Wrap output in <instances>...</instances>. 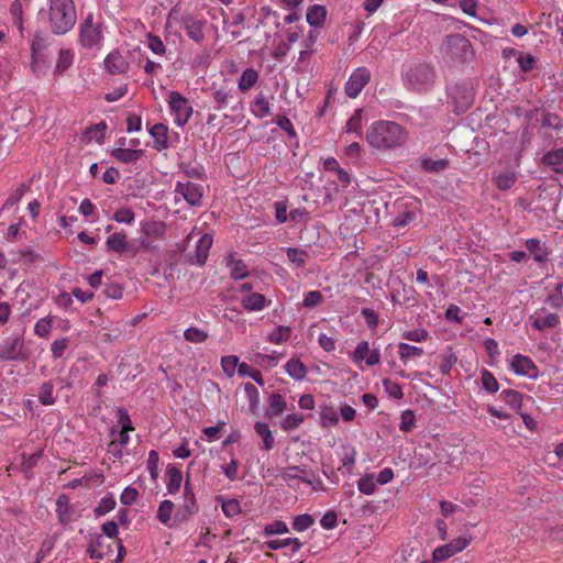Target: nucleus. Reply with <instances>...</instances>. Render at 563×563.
<instances>
[{
	"instance_id": "1",
	"label": "nucleus",
	"mask_w": 563,
	"mask_h": 563,
	"mask_svg": "<svg viewBox=\"0 0 563 563\" xmlns=\"http://www.w3.org/2000/svg\"><path fill=\"white\" fill-rule=\"evenodd\" d=\"M407 133L396 122L379 120L373 122L366 131V141L371 147L379 151H390L406 143Z\"/></svg>"
},
{
	"instance_id": "2",
	"label": "nucleus",
	"mask_w": 563,
	"mask_h": 563,
	"mask_svg": "<svg viewBox=\"0 0 563 563\" xmlns=\"http://www.w3.org/2000/svg\"><path fill=\"white\" fill-rule=\"evenodd\" d=\"M76 21L77 12L73 0H48L47 22L55 35L68 33Z\"/></svg>"
},
{
	"instance_id": "3",
	"label": "nucleus",
	"mask_w": 563,
	"mask_h": 563,
	"mask_svg": "<svg viewBox=\"0 0 563 563\" xmlns=\"http://www.w3.org/2000/svg\"><path fill=\"white\" fill-rule=\"evenodd\" d=\"M440 49L443 59L452 64L467 63L474 56L470 40L462 34H451L444 37Z\"/></svg>"
},
{
	"instance_id": "4",
	"label": "nucleus",
	"mask_w": 563,
	"mask_h": 563,
	"mask_svg": "<svg viewBox=\"0 0 563 563\" xmlns=\"http://www.w3.org/2000/svg\"><path fill=\"white\" fill-rule=\"evenodd\" d=\"M401 74L406 87L417 92L431 89L435 80L434 68L424 63L405 66Z\"/></svg>"
},
{
	"instance_id": "5",
	"label": "nucleus",
	"mask_w": 563,
	"mask_h": 563,
	"mask_svg": "<svg viewBox=\"0 0 563 563\" xmlns=\"http://www.w3.org/2000/svg\"><path fill=\"white\" fill-rule=\"evenodd\" d=\"M87 552L91 559L101 560L109 556L113 552V547L118 548V560L123 556L124 548L115 540H108L102 533L89 532L87 537Z\"/></svg>"
},
{
	"instance_id": "6",
	"label": "nucleus",
	"mask_w": 563,
	"mask_h": 563,
	"mask_svg": "<svg viewBox=\"0 0 563 563\" xmlns=\"http://www.w3.org/2000/svg\"><path fill=\"white\" fill-rule=\"evenodd\" d=\"M103 40L101 23L95 21L92 13L87 14L79 25V42L87 49H99Z\"/></svg>"
},
{
	"instance_id": "7",
	"label": "nucleus",
	"mask_w": 563,
	"mask_h": 563,
	"mask_svg": "<svg viewBox=\"0 0 563 563\" xmlns=\"http://www.w3.org/2000/svg\"><path fill=\"white\" fill-rule=\"evenodd\" d=\"M167 103L169 112L174 118V123L177 126H184L190 120L194 108L189 103L188 99L183 96L179 91H169L167 97Z\"/></svg>"
},
{
	"instance_id": "8",
	"label": "nucleus",
	"mask_w": 563,
	"mask_h": 563,
	"mask_svg": "<svg viewBox=\"0 0 563 563\" xmlns=\"http://www.w3.org/2000/svg\"><path fill=\"white\" fill-rule=\"evenodd\" d=\"M203 187L200 184L190 180L177 181L175 185V202L184 199L190 207H199L202 205Z\"/></svg>"
},
{
	"instance_id": "9",
	"label": "nucleus",
	"mask_w": 563,
	"mask_h": 563,
	"mask_svg": "<svg viewBox=\"0 0 563 563\" xmlns=\"http://www.w3.org/2000/svg\"><path fill=\"white\" fill-rule=\"evenodd\" d=\"M371 79L368 68L361 66L355 68L344 85V91L347 97L356 98Z\"/></svg>"
},
{
	"instance_id": "10",
	"label": "nucleus",
	"mask_w": 563,
	"mask_h": 563,
	"mask_svg": "<svg viewBox=\"0 0 563 563\" xmlns=\"http://www.w3.org/2000/svg\"><path fill=\"white\" fill-rule=\"evenodd\" d=\"M22 341L16 335H11L0 342V361H23L26 354L22 351Z\"/></svg>"
},
{
	"instance_id": "11",
	"label": "nucleus",
	"mask_w": 563,
	"mask_h": 563,
	"mask_svg": "<svg viewBox=\"0 0 563 563\" xmlns=\"http://www.w3.org/2000/svg\"><path fill=\"white\" fill-rule=\"evenodd\" d=\"M352 361L355 364L365 362L367 366L377 365L380 362V351L378 349H371L368 341H361L352 353Z\"/></svg>"
},
{
	"instance_id": "12",
	"label": "nucleus",
	"mask_w": 563,
	"mask_h": 563,
	"mask_svg": "<svg viewBox=\"0 0 563 563\" xmlns=\"http://www.w3.org/2000/svg\"><path fill=\"white\" fill-rule=\"evenodd\" d=\"M207 21L192 14H185L181 16V26L187 36L196 43H202L205 40L203 27Z\"/></svg>"
},
{
	"instance_id": "13",
	"label": "nucleus",
	"mask_w": 563,
	"mask_h": 563,
	"mask_svg": "<svg viewBox=\"0 0 563 563\" xmlns=\"http://www.w3.org/2000/svg\"><path fill=\"white\" fill-rule=\"evenodd\" d=\"M511 369L515 374L528 378H537L539 376V369L534 362L529 356L522 354H516L512 357Z\"/></svg>"
},
{
	"instance_id": "14",
	"label": "nucleus",
	"mask_w": 563,
	"mask_h": 563,
	"mask_svg": "<svg viewBox=\"0 0 563 563\" xmlns=\"http://www.w3.org/2000/svg\"><path fill=\"white\" fill-rule=\"evenodd\" d=\"M286 476L289 479H299L300 482L309 485L313 490H324L320 476L311 471L291 467L286 473Z\"/></svg>"
},
{
	"instance_id": "15",
	"label": "nucleus",
	"mask_w": 563,
	"mask_h": 563,
	"mask_svg": "<svg viewBox=\"0 0 563 563\" xmlns=\"http://www.w3.org/2000/svg\"><path fill=\"white\" fill-rule=\"evenodd\" d=\"M55 511L59 522L63 525L74 522L78 518V514L66 495L58 496Z\"/></svg>"
},
{
	"instance_id": "16",
	"label": "nucleus",
	"mask_w": 563,
	"mask_h": 563,
	"mask_svg": "<svg viewBox=\"0 0 563 563\" xmlns=\"http://www.w3.org/2000/svg\"><path fill=\"white\" fill-rule=\"evenodd\" d=\"M104 69L112 75L125 74L129 69L128 60L118 52L113 51L103 60Z\"/></svg>"
},
{
	"instance_id": "17",
	"label": "nucleus",
	"mask_w": 563,
	"mask_h": 563,
	"mask_svg": "<svg viewBox=\"0 0 563 563\" xmlns=\"http://www.w3.org/2000/svg\"><path fill=\"white\" fill-rule=\"evenodd\" d=\"M530 319L532 328L538 331L553 329L560 323V317L554 312H548L544 316L539 312H534Z\"/></svg>"
},
{
	"instance_id": "18",
	"label": "nucleus",
	"mask_w": 563,
	"mask_h": 563,
	"mask_svg": "<svg viewBox=\"0 0 563 563\" xmlns=\"http://www.w3.org/2000/svg\"><path fill=\"white\" fill-rule=\"evenodd\" d=\"M29 7V0H13L10 5V15L21 36L24 33L23 12Z\"/></svg>"
},
{
	"instance_id": "19",
	"label": "nucleus",
	"mask_w": 563,
	"mask_h": 563,
	"mask_svg": "<svg viewBox=\"0 0 563 563\" xmlns=\"http://www.w3.org/2000/svg\"><path fill=\"white\" fill-rule=\"evenodd\" d=\"M165 477L167 493L170 495L178 493L184 479L183 472L174 465H168Z\"/></svg>"
},
{
	"instance_id": "20",
	"label": "nucleus",
	"mask_w": 563,
	"mask_h": 563,
	"mask_svg": "<svg viewBox=\"0 0 563 563\" xmlns=\"http://www.w3.org/2000/svg\"><path fill=\"white\" fill-rule=\"evenodd\" d=\"M225 263L230 268L232 278L239 280L249 276L246 264L242 260L236 258L234 253H231L225 257Z\"/></svg>"
},
{
	"instance_id": "21",
	"label": "nucleus",
	"mask_w": 563,
	"mask_h": 563,
	"mask_svg": "<svg viewBox=\"0 0 563 563\" xmlns=\"http://www.w3.org/2000/svg\"><path fill=\"white\" fill-rule=\"evenodd\" d=\"M212 236L210 234H202L196 244L195 263L203 265L208 258L209 250L212 246Z\"/></svg>"
},
{
	"instance_id": "22",
	"label": "nucleus",
	"mask_w": 563,
	"mask_h": 563,
	"mask_svg": "<svg viewBox=\"0 0 563 563\" xmlns=\"http://www.w3.org/2000/svg\"><path fill=\"white\" fill-rule=\"evenodd\" d=\"M287 409V402L278 393H273L267 399L266 417L272 419L280 416Z\"/></svg>"
},
{
	"instance_id": "23",
	"label": "nucleus",
	"mask_w": 563,
	"mask_h": 563,
	"mask_svg": "<svg viewBox=\"0 0 563 563\" xmlns=\"http://www.w3.org/2000/svg\"><path fill=\"white\" fill-rule=\"evenodd\" d=\"M494 180L498 189L507 190L517 180V173L510 168H504L494 173Z\"/></svg>"
},
{
	"instance_id": "24",
	"label": "nucleus",
	"mask_w": 563,
	"mask_h": 563,
	"mask_svg": "<svg viewBox=\"0 0 563 563\" xmlns=\"http://www.w3.org/2000/svg\"><path fill=\"white\" fill-rule=\"evenodd\" d=\"M150 135L154 139V147L162 151L168 147V128L163 123H156L148 129Z\"/></svg>"
},
{
	"instance_id": "25",
	"label": "nucleus",
	"mask_w": 563,
	"mask_h": 563,
	"mask_svg": "<svg viewBox=\"0 0 563 563\" xmlns=\"http://www.w3.org/2000/svg\"><path fill=\"white\" fill-rule=\"evenodd\" d=\"M174 508H175V505L172 500L164 499L163 501L159 503V506H158V509L156 512L157 520L168 528H174V518H173Z\"/></svg>"
},
{
	"instance_id": "26",
	"label": "nucleus",
	"mask_w": 563,
	"mask_h": 563,
	"mask_svg": "<svg viewBox=\"0 0 563 563\" xmlns=\"http://www.w3.org/2000/svg\"><path fill=\"white\" fill-rule=\"evenodd\" d=\"M107 249L109 251L122 254L124 252H128L129 244H128V236L124 232H115L112 235H110L106 241Z\"/></svg>"
},
{
	"instance_id": "27",
	"label": "nucleus",
	"mask_w": 563,
	"mask_h": 563,
	"mask_svg": "<svg viewBox=\"0 0 563 563\" xmlns=\"http://www.w3.org/2000/svg\"><path fill=\"white\" fill-rule=\"evenodd\" d=\"M542 163L550 166L554 173H563V147L549 151L542 156Z\"/></svg>"
},
{
	"instance_id": "28",
	"label": "nucleus",
	"mask_w": 563,
	"mask_h": 563,
	"mask_svg": "<svg viewBox=\"0 0 563 563\" xmlns=\"http://www.w3.org/2000/svg\"><path fill=\"white\" fill-rule=\"evenodd\" d=\"M244 21V15L242 13H236L233 15L231 21H224L223 30L232 40H236L242 35Z\"/></svg>"
},
{
	"instance_id": "29",
	"label": "nucleus",
	"mask_w": 563,
	"mask_h": 563,
	"mask_svg": "<svg viewBox=\"0 0 563 563\" xmlns=\"http://www.w3.org/2000/svg\"><path fill=\"white\" fill-rule=\"evenodd\" d=\"M251 112L258 119L271 114V102L263 92H260L251 103Z\"/></svg>"
},
{
	"instance_id": "30",
	"label": "nucleus",
	"mask_w": 563,
	"mask_h": 563,
	"mask_svg": "<svg viewBox=\"0 0 563 563\" xmlns=\"http://www.w3.org/2000/svg\"><path fill=\"white\" fill-rule=\"evenodd\" d=\"M266 302V297L258 292H252L241 300V305L246 311H261L265 308Z\"/></svg>"
},
{
	"instance_id": "31",
	"label": "nucleus",
	"mask_w": 563,
	"mask_h": 563,
	"mask_svg": "<svg viewBox=\"0 0 563 563\" xmlns=\"http://www.w3.org/2000/svg\"><path fill=\"white\" fill-rule=\"evenodd\" d=\"M143 155L142 150L118 147L111 151V156L117 161L129 164L134 163Z\"/></svg>"
},
{
	"instance_id": "32",
	"label": "nucleus",
	"mask_w": 563,
	"mask_h": 563,
	"mask_svg": "<svg viewBox=\"0 0 563 563\" xmlns=\"http://www.w3.org/2000/svg\"><path fill=\"white\" fill-rule=\"evenodd\" d=\"M398 353L400 361L406 365L412 358L421 357L424 353L422 347L410 345L405 342H400L398 344Z\"/></svg>"
},
{
	"instance_id": "33",
	"label": "nucleus",
	"mask_w": 563,
	"mask_h": 563,
	"mask_svg": "<svg viewBox=\"0 0 563 563\" xmlns=\"http://www.w3.org/2000/svg\"><path fill=\"white\" fill-rule=\"evenodd\" d=\"M255 432L262 438V450L271 451L275 445V438L266 422H256L254 426Z\"/></svg>"
},
{
	"instance_id": "34",
	"label": "nucleus",
	"mask_w": 563,
	"mask_h": 563,
	"mask_svg": "<svg viewBox=\"0 0 563 563\" xmlns=\"http://www.w3.org/2000/svg\"><path fill=\"white\" fill-rule=\"evenodd\" d=\"M362 128H363V110L356 109L351 118L346 121L345 126L343 128V133L355 134L356 136H362Z\"/></svg>"
},
{
	"instance_id": "35",
	"label": "nucleus",
	"mask_w": 563,
	"mask_h": 563,
	"mask_svg": "<svg viewBox=\"0 0 563 563\" xmlns=\"http://www.w3.org/2000/svg\"><path fill=\"white\" fill-rule=\"evenodd\" d=\"M327 16V10L323 5L314 4L310 7L306 14L307 22L313 27H320L323 25Z\"/></svg>"
},
{
	"instance_id": "36",
	"label": "nucleus",
	"mask_w": 563,
	"mask_h": 563,
	"mask_svg": "<svg viewBox=\"0 0 563 563\" xmlns=\"http://www.w3.org/2000/svg\"><path fill=\"white\" fill-rule=\"evenodd\" d=\"M31 70L36 77L44 76L49 68V59L44 53L31 54Z\"/></svg>"
},
{
	"instance_id": "37",
	"label": "nucleus",
	"mask_w": 563,
	"mask_h": 563,
	"mask_svg": "<svg viewBox=\"0 0 563 563\" xmlns=\"http://www.w3.org/2000/svg\"><path fill=\"white\" fill-rule=\"evenodd\" d=\"M265 547L269 550H279L286 547H291V553H296L301 549L302 543L297 538H286L282 540L266 541Z\"/></svg>"
},
{
	"instance_id": "38",
	"label": "nucleus",
	"mask_w": 563,
	"mask_h": 563,
	"mask_svg": "<svg viewBox=\"0 0 563 563\" xmlns=\"http://www.w3.org/2000/svg\"><path fill=\"white\" fill-rule=\"evenodd\" d=\"M285 371L295 380H302L307 375L305 364L298 358H290L285 365Z\"/></svg>"
},
{
	"instance_id": "39",
	"label": "nucleus",
	"mask_w": 563,
	"mask_h": 563,
	"mask_svg": "<svg viewBox=\"0 0 563 563\" xmlns=\"http://www.w3.org/2000/svg\"><path fill=\"white\" fill-rule=\"evenodd\" d=\"M258 80V73L254 68H246L241 74L239 80H238V87L241 91H247Z\"/></svg>"
},
{
	"instance_id": "40",
	"label": "nucleus",
	"mask_w": 563,
	"mask_h": 563,
	"mask_svg": "<svg viewBox=\"0 0 563 563\" xmlns=\"http://www.w3.org/2000/svg\"><path fill=\"white\" fill-rule=\"evenodd\" d=\"M286 255L288 261L296 267H305L309 258L308 252L298 247H287Z\"/></svg>"
},
{
	"instance_id": "41",
	"label": "nucleus",
	"mask_w": 563,
	"mask_h": 563,
	"mask_svg": "<svg viewBox=\"0 0 563 563\" xmlns=\"http://www.w3.org/2000/svg\"><path fill=\"white\" fill-rule=\"evenodd\" d=\"M291 329L286 325H279L267 334L266 340L273 344H282L290 339Z\"/></svg>"
},
{
	"instance_id": "42",
	"label": "nucleus",
	"mask_w": 563,
	"mask_h": 563,
	"mask_svg": "<svg viewBox=\"0 0 563 563\" xmlns=\"http://www.w3.org/2000/svg\"><path fill=\"white\" fill-rule=\"evenodd\" d=\"M74 63V53L68 48H62L55 65V71L62 74Z\"/></svg>"
},
{
	"instance_id": "43",
	"label": "nucleus",
	"mask_w": 563,
	"mask_h": 563,
	"mask_svg": "<svg viewBox=\"0 0 563 563\" xmlns=\"http://www.w3.org/2000/svg\"><path fill=\"white\" fill-rule=\"evenodd\" d=\"M106 129V122H99L97 124L88 126L84 132V136L88 141H96L98 143H102Z\"/></svg>"
},
{
	"instance_id": "44",
	"label": "nucleus",
	"mask_w": 563,
	"mask_h": 563,
	"mask_svg": "<svg viewBox=\"0 0 563 563\" xmlns=\"http://www.w3.org/2000/svg\"><path fill=\"white\" fill-rule=\"evenodd\" d=\"M216 102V109L222 110L229 106L230 100L233 98L232 91L227 88L214 89L211 93Z\"/></svg>"
},
{
	"instance_id": "45",
	"label": "nucleus",
	"mask_w": 563,
	"mask_h": 563,
	"mask_svg": "<svg viewBox=\"0 0 563 563\" xmlns=\"http://www.w3.org/2000/svg\"><path fill=\"white\" fill-rule=\"evenodd\" d=\"M526 247L533 254V260L538 263H543L548 260L547 250L542 249L538 239H528L526 241Z\"/></svg>"
},
{
	"instance_id": "46",
	"label": "nucleus",
	"mask_w": 563,
	"mask_h": 563,
	"mask_svg": "<svg viewBox=\"0 0 563 563\" xmlns=\"http://www.w3.org/2000/svg\"><path fill=\"white\" fill-rule=\"evenodd\" d=\"M499 396L507 405H509L515 410H519L522 406L523 396L517 390L504 389Z\"/></svg>"
},
{
	"instance_id": "47",
	"label": "nucleus",
	"mask_w": 563,
	"mask_h": 563,
	"mask_svg": "<svg viewBox=\"0 0 563 563\" xmlns=\"http://www.w3.org/2000/svg\"><path fill=\"white\" fill-rule=\"evenodd\" d=\"M320 420L323 427L331 428L339 423L340 416L331 406H324L320 411Z\"/></svg>"
},
{
	"instance_id": "48",
	"label": "nucleus",
	"mask_w": 563,
	"mask_h": 563,
	"mask_svg": "<svg viewBox=\"0 0 563 563\" xmlns=\"http://www.w3.org/2000/svg\"><path fill=\"white\" fill-rule=\"evenodd\" d=\"M185 508H189L196 512H198L199 508L196 500V495L194 492V487L189 479L185 482L184 485V494H183V504Z\"/></svg>"
},
{
	"instance_id": "49",
	"label": "nucleus",
	"mask_w": 563,
	"mask_h": 563,
	"mask_svg": "<svg viewBox=\"0 0 563 563\" xmlns=\"http://www.w3.org/2000/svg\"><path fill=\"white\" fill-rule=\"evenodd\" d=\"M38 401L44 406L55 404L56 396L54 395V386L51 382H45L40 387Z\"/></svg>"
},
{
	"instance_id": "50",
	"label": "nucleus",
	"mask_w": 563,
	"mask_h": 563,
	"mask_svg": "<svg viewBox=\"0 0 563 563\" xmlns=\"http://www.w3.org/2000/svg\"><path fill=\"white\" fill-rule=\"evenodd\" d=\"M420 165H421L422 169H424L426 172L440 173L448 167L449 162L443 158L432 159L429 157H423L420 159Z\"/></svg>"
},
{
	"instance_id": "51",
	"label": "nucleus",
	"mask_w": 563,
	"mask_h": 563,
	"mask_svg": "<svg viewBox=\"0 0 563 563\" xmlns=\"http://www.w3.org/2000/svg\"><path fill=\"white\" fill-rule=\"evenodd\" d=\"M53 319L51 314L38 319L34 325V333L38 338H47L53 329Z\"/></svg>"
},
{
	"instance_id": "52",
	"label": "nucleus",
	"mask_w": 563,
	"mask_h": 563,
	"mask_svg": "<svg viewBox=\"0 0 563 563\" xmlns=\"http://www.w3.org/2000/svg\"><path fill=\"white\" fill-rule=\"evenodd\" d=\"M184 338L186 341L197 344L207 341L209 334L203 329L197 327H189L184 331Z\"/></svg>"
},
{
	"instance_id": "53",
	"label": "nucleus",
	"mask_w": 563,
	"mask_h": 563,
	"mask_svg": "<svg viewBox=\"0 0 563 563\" xmlns=\"http://www.w3.org/2000/svg\"><path fill=\"white\" fill-rule=\"evenodd\" d=\"M455 554H457L455 552V549H453L452 544L449 542L443 545H439L433 550L432 560L435 563L442 562V561H445V560L452 558Z\"/></svg>"
},
{
	"instance_id": "54",
	"label": "nucleus",
	"mask_w": 563,
	"mask_h": 563,
	"mask_svg": "<svg viewBox=\"0 0 563 563\" xmlns=\"http://www.w3.org/2000/svg\"><path fill=\"white\" fill-rule=\"evenodd\" d=\"M303 420L305 417L301 413H289L280 421V428L286 432H290L299 428Z\"/></svg>"
},
{
	"instance_id": "55",
	"label": "nucleus",
	"mask_w": 563,
	"mask_h": 563,
	"mask_svg": "<svg viewBox=\"0 0 563 563\" xmlns=\"http://www.w3.org/2000/svg\"><path fill=\"white\" fill-rule=\"evenodd\" d=\"M238 373L240 376L244 377V376H249L251 377L256 384L261 385V386H264V379H263V376H262V373L260 369L257 368H252L249 364L246 363H241L239 365V369H238Z\"/></svg>"
},
{
	"instance_id": "56",
	"label": "nucleus",
	"mask_w": 563,
	"mask_h": 563,
	"mask_svg": "<svg viewBox=\"0 0 563 563\" xmlns=\"http://www.w3.org/2000/svg\"><path fill=\"white\" fill-rule=\"evenodd\" d=\"M357 489L364 495H373L376 490L374 475L367 474L357 481Z\"/></svg>"
},
{
	"instance_id": "57",
	"label": "nucleus",
	"mask_w": 563,
	"mask_h": 563,
	"mask_svg": "<svg viewBox=\"0 0 563 563\" xmlns=\"http://www.w3.org/2000/svg\"><path fill=\"white\" fill-rule=\"evenodd\" d=\"M481 382L483 388L493 394L496 393L499 389V384L495 376L487 369H483L481 373Z\"/></svg>"
},
{
	"instance_id": "58",
	"label": "nucleus",
	"mask_w": 563,
	"mask_h": 563,
	"mask_svg": "<svg viewBox=\"0 0 563 563\" xmlns=\"http://www.w3.org/2000/svg\"><path fill=\"white\" fill-rule=\"evenodd\" d=\"M115 505L117 503L112 494H107L100 499L98 506L95 509V512L97 516H104L106 514L113 510Z\"/></svg>"
},
{
	"instance_id": "59",
	"label": "nucleus",
	"mask_w": 563,
	"mask_h": 563,
	"mask_svg": "<svg viewBox=\"0 0 563 563\" xmlns=\"http://www.w3.org/2000/svg\"><path fill=\"white\" fill-rule=\"evenodd\" d=\"M239 357L236 355H227L221 358V366L228 377H232L239 369Z\"/></svg>"
},
{
	"instance_id": "60",
	"label": "nucleus",
	"mask_w": 563,
	"mask_h": 563,
	"mask_svg": "<svg viewBox=\"0 0 563 563\" xmlns=\"http://www.w3.org/2000/svg\"><path fill=\"white\" fill-rule=\"evenodd\" d=\"M314 523L312 516L302 514L294 518L292 529L297 532H303L308 530Z\"/></svg>"
},
{
	"instance_id": "61",
	"label": "nucleus",
	"mask_w": 563,
	"mask_h": 563,
	"mask_svg": "<svg viewBox=\"0 0 563 563\" xmlns=\"http://www.w3.org/2000/svg\"><path fill=\"white\" fill-rule=\"evenodd\" d=\"M401 336L411 342H423L429 338V332L424 328H417L402 332Z\"/></svg>"
},
{
	"instance_id": "62",
	"label": "nucleus",
	"mask_w": 563,
	"mask_h": 563,
	"mask_svg": "<svg viewBox=\"0 0 563 563\" xmlns=\"http://www.w3.org/2000/svg\"><path fill=\"white\" fill-rule=\"evenodd\" d=\"M416 218H417L416 212L404 211V212L398 213L394 218L393 223H394V227H396V228H406L409 224H411L416 220Z\"/></svg>"
},
{
	"instance_id": "63",
	"label": "nucleus",
	"mask_w": 563,
	"mask_h": 563,
	"mask_svg": "<svg viewBox=\"0 0 563 563\" xmlns=\"http://www.w3.org/2000/svg\"><path fill=\"white\" fill-rule=\"evenodd\" d=\"M416 426V416L412 410H405L401 413L399 429L404 432H410Z\"/></svg>"
},
{
	"instance_id": "64",
	"label": "nucleus",
	"mask_w": 563,
	"mask_h": 563,
	"mask_svg": "<svg viewBox=\"0 0 563 563\" xmlns=\"http://www.w3.org/2000/svg\"><path fill=\"white\" fill-rule=\"evenodd\" d=\"M69 346L68 338H60L51 344V352L54 358H60Z\"/></svg>"
}]
</instances>
